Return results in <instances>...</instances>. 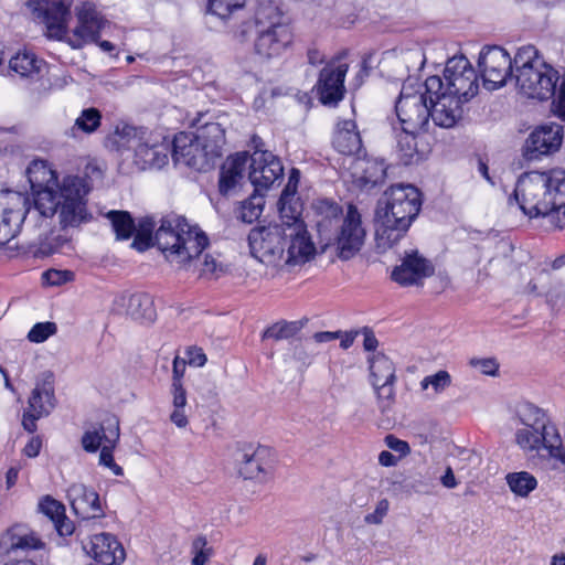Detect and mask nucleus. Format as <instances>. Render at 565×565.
<instances>
[{
    "label": "nucleus",
    "mask_w": 565,
    "mask_h": 565,
    "mask_svg": "<svg viewBox=\"0 0 565 565\" xmlns=\"http://www.w3.org/2000/svg\"><path fill=\"white\" fill-rule=\"evenodd\" d=\"M81 183L68 179L60 195L50 191H42L39 198L31 203L28 194L6 190L0 194V245L3 246L13 239L25 223L33 228L49 227L52 218L57 215L63 230L78 226L83 203L78 201Z\"/></svg>",
    "instance_id": "f257e3e1"
},
{
    "label": "nucleus",
    "mask_w": 565,
    "mask_h": 565,
    "mask_svg": "<svg viewBox=\"0 0 565 565\" xmlns=\"http://www.w3.org/2000/svg\"><path fill=\"white\" fill-rule=\"evenodd\" d=\"M530 218L548 217L555 228H565V170L521 174L510 196Z\"/></svg>",
    "instance_id": "f03ea898"
},
{
    "label": "nucleus",
    "mask_w": 565,
    "mask_h": 565,
    "mask_svg": "<svg viewBox=\"0 0 565 565\" xmlns=\"http://www.w3.org/2000/svg\"><path fill=\"white\" fill-rule=\"evenodd\" d=\"M424 203L423 192L412 183L392 184L377 201L375 220L379 246L392 248L407 233Z\"/></svg>",
    "instance_id": "7ed1b4c3"
},
{
    "label": "nucleus",
    "mask_w": 565,
    "mask_h": 565,
    "mask_svg": "<svg viewBox=\"0 0 565 565\" xmlns=\"http://www.w3.org/2000/svg\"><path fill=\"white\" fill-rule=\"evenodd\" d=\"M225 143V129L218 122L204 121L195 132L179 131L174 134L173 164L199 173L210 172L223 158Z\"/></svg>",
    "instance_id": "20e7f679"
},
{
    "label": "nucleus",
    "mask_w": 565,
    "mask_h": 565,
    "mask_svg": "<svg viewBox=\"0 0 565 565\" xmlns=\"http://www.w3.org/2000/svg\"><path fill=\"white\" fill-rule=\"evenodd\" d=\"M172 224L170 217H162L156 231L154 217L143 216V252L158 247L168 262L186 265L200 255H195V249L188 245V238L173 230Z\"/></svg>",
    "instance_id": "39448f33"
},
{
    "label": "nucleus",
    "mask_w": 565,
    "mask_h": 565,
    "mask_svg": "<svg viewBox=\"0 0 565 565\" xmlns=\"http://www.w3.org/2000/svg\"><path fill=\"white\" fill-rule=\"evenodd\" d=\"M255 34L254 51L264 60L279 56L292 43L290 26L281 22L278 8H270L268 14L266 10L256 13Z\"/></svg>",
    "instance_id": "423d86ee"
},
{
    "label": "nucleus",
    "mask_w": 565,
    "mask_h": 565,
    "mask_svg": "<svg viewBox=\"0 0 565 565\" xmlns=\"http://www.w3.org/2000/svg\"><path fill=\"white\" fill-rule=\"evenodd\" d=\"M26 177L31 185V190L33 192V199L31 203L34 204V201L39 198V193L42 191H50L54 195H60L63 190V186L66 183V180L74 179L79 181L81 191L78 192V201L83 203V212L81 213V220L78 221V225L88 220L87 213V200L86 196L90 190L89 184L84 178L78 175H67L63 179L61 184H56V175L55 172L50 169L45 161L43 160H34L32 161L26 171Z\"/></svg>",
    "instance_id": "0eeeda50"
},
{
    "label": "nucleus",
    "mask_w": 565,
    "mask_h": 565,
    "mask_svg": "<svg viewBox=\"0 0 565 565\" xmlns=\"http://www.w3.org/2000/svg\"><path fill=\"white\" fill-rule=\"evenodd\" d=\"M478 67L481 72L483 86L488 90L499 89L509 79H515L511 56L500 45H484L479 53Z\"/></svg>",
    "instance_id": "6e6552de"
},
{
    "label": "nucleus",
    "mask_w": 565,
    "mask_h": 565,
    "mask_svg": "<svg viewBox=\"0 0 565 565\" xmlns=\"http://www.w3.org/2000/svg\"><path fill=\"white\" fill-rule=\"evenodd\" d=\"M522 74H515V86L519 92L531 99L546 102L555 95L559 72L546 61L534 68L526 67Z\"/></svg>",
    "instance_id": "1a4fd4ad"
},
{
    "label": "nucleus",
    "mask_w": 565,
    "mask_h": 565,
    "mask_svg": "<svg viewBox=\"0 0 565 565\" xmlns=\"http://www.w3.org/2000/svg\"><path fill=\"white\" fill-rule=\"evenodd\" d=\"M365 238L361 214L356 206L350 205L334 237L337 257L342 262L351 260L361 252Z\"/></svg>",
    "instance_id": "9d476101"
},
{
    "label": "nucleus",
    "mask_w": 565,
    "mask_h": 565,
    "mask_svg": "<svg viewBox=\"0 0 565 565\" xmlns=\"http://www.w3.org/2000/svg\"><path fill=\"white\" fill-rule=\"evenodd\" d=\"M564 140V128L556 122L536 126L522 146V157L525 161L541 160L557 152Z\"/></svg>",
    "instance_id": "9b49d317"
},
{
    "label": "nucleus",
    "mask_w": 565,
    "mask_h": 565,
    "mask_svg": "<svg viewBox=\"0 0 565 565\" xmlns=\"http://www.w3.org/2000/svg\"><path fill=\"white\" fill-rule=\"evenodd\" d=\"M250 255L257 259L263 257L281 258L288 246L289 236L286 227L280 224L256 226L247 236Z\"/></svg>",
    "instance_id": "f8f14e48"
},
{
    "label": "nucleus",
    "mask_w": 565,
    "mask_h": 565,
    "mask_svg": "<svg viewBox=\"0 0 565 565\" xmlns=\"http://www.w3.org/2000/svg\"><path fill=\"white\" fill-rule=\"evenodd\" d=\"M395 113L402 129L426 131L431 111L426 98L415 93H407V86L403 85L397 100Z\"/></svg>",
    "instance_id": "ddd939ff"
},
{
    "label": "nucleus",
    "mask_w": 565,
    "mask_h": 565,
    "mask_svg": "<svg viewBox=\"0 0 565 565\" xmlns=\"http://www.w3.org/2000/svg\"><path fill=\"white\" fill-rule=\"evenodd\" d=\"M52 377L53 375L49 374L42 383H36L31 392L28 408L22 418V426L28 433L36 431V420L49 416L55 408L56 399Z\"/></svg>",
    "instance_id": "4468645a"
},
{
    "label": "nucleus",
    "mask_w": 565,
    "mask_h": 565,
    "mask_svg": "<svg viewBox=\"0 0 565 565\" xmlns=\"http://www.w3.org/2000/svg\"><path fill=\"white\" fill-rule=\"evenodd\" d=\"M348 65L324 66L320 70L315 85L317 98L321 105L337 107L345 96V75Z\"/></svg>",
    "instance_id": "2eb2a0df"
},
{
    "label": "nucleus",
    "mask_w": 565,
    "mask_h": 565,
    "mask_svg": "<svg viewBox=\"0 0 565 565\" xmlns=\"http://www.w3.org/2000/svg\"><path fill=\"white\" fill-rule=\"evenodd\" d=\"M30 2L36 18L45 24L47 35L62 40L67 33L71 4L65 0H30Z\"/></svg>",
    "instance_id": "dca6fc26"
},
{
    "label": "nucleus",
    "mask_w": 565,
    "mask_h": 565,
    "mask_svg": "<svg viewBox=\"0 0 565 565\" xmlns=\"http://www.w3.org/2000/svg\"><path fill=\"white\" fill-rule=\"evenodd\" d=\"M434 273L435 267L431 262L414 249L405 252L402 263L393 268L391 279L402 287L419 286Z\"/></svg>",
    "instance_id": "f3484780"
},
{
    "label": "nucleus",
    "mask_w": 565,
    "mask_h": 565,
    "mask_svg": "<svg viewBox=\"0 0 565 565\" xmlns=\"http://www.w3.org/2000/svg\"><path fill=\"white\" fill-rule=\"evenodd\" d=\"M78 25L73 30L67 42L73 49H82L86 43H97L104 26V19L90 2H83L76 8Z\"/></svg>",
    "instance_id": "a211bd4d"
},
{
    "label": "nucleus",
    "mask_w": 565,
    "mask_h": 565,
    "mask_svg": "<svg viewBox=\"0 0 565 565\" xmlns=\"http://www.w3.org/2000/svg\"><path fill=\"white\" fill-rule=\"evenodd\" d=\"M248 169L249 182L265 191L284 177V166L273 152H262V157L252 156Z\"/></svg>",
    "instance_id": "6ab92c4d"
},
{
    "label": "nucleus",
    "mask_w": 565,
    "mask_h": 565,
    "mask_svg": "<svg viewBox=\"0 0 565 565\" xmlns=\"http://www.w3.org/2000/svg\"><path fill=\"white\" fill-rule=\"evenodd\" d=\"M268 454V448L262 446L254 449L249 445L247 448L239 450L236 458L239 476L245 480L266 482L269 476L266 461Z\"/></svg>",
    "instance_id": "aec40b11"
},
{
    "label": "nucleus",
    "mask_w": 565,
    "mask_h": 565,
    "mask_svg": "<svg viewBox=\"0 0 565 565\" xmlns=\"http://www.w3.org/2000/svg\"><path fill=\"white\" fill-rule=\"evenodd\" d=\"M288 236L286 265L306 264L315 258L318 252L303 221L296 223V228Z\"/></svg>",
    "instance_id": "412c9836"
},
{
    "label": "nucleus",
    "mask_w": 565,
    "mask_h": 565,
    "mask_svg": "<svg viewBox=\"0 0 565 565\" xmlns=\"http://www.w3.org/2000/svg\"><path fill=\"white\" fill-rule=\"evenodd\" d=\"M332 146L339 153L354 156L356 160H360L362 154L366 157L361 135L356 130V122L352 119L340 120L337 124Z\"/></svg>",
    "instance_id": "4be33fe9"
},
{
    "label": "nucleus",
    "mask_w": 565,
    "mask_h": 565,
    "mask_svg": "<svg viewBox=\"0 0 565 565\" xmlns=\"http://www.w3.org/2000/svg\"><path fill=\"white\" fill-rule=\"evenodd\" d=\"M73 511L83 519L104 515L98 493L83 483H74L67 491Z\"/></svg>",
    "instance_id": "5701e85b"
},
{
    "label": "nucleus",
    "mask_w": 565,
    "mask_h": 565,
    "mask_svg": "<svg viewBox=\"0 0 565 565\" xmlns=\"http://www.w3.org/2000/svg\"><path fill=\"white\" fill-rule=\"evenodd\" d=\"M419 130L402 129L397 138L399 160L404 166L418 164L430 152L429 145Z\"/></svg>",
    "instance_id": "b1692460"
},
{
    "label": "nucleus",
    "mask_w": 565,
    "mask_h": 565,
    "mask_svg": "<svg viewBox=\"0 0 565 565\" xmlns=\"http://www.w3.org/2000/svg\"><path fill=\"white\" fill-rule=\"evenodd\" d=\"M462 104L458 96L451 94L435 97L429 104L430 118L434 124L441 128H451L462 117Z\"/></svg>",
    "instance_id": "393cba45"
},
{
    "label": "nucleus",
    "mask_w": 565,
    "mask_h": 565,
    "mask_svg": "<svg viewBox=\"0 0 565 565\" xmlns=\"http://www.w3.org/2000/svg\"><path fill=\"white\" fill-rule=\"evenodd\" d=\"M88 553L102 565H114L125 559L122 545L110 533L95 534L90 540Z\"/></svg>",
    "instance_id": "a878e982"
},
{
    "label": "nucleus",
    "mask_w": 565,
    "mask_h": 565,
    "mask_svg": "<svg viewBox=\"0 0 565 565\" xmlns=\"http://www.w3.org/2000/svg\"><path fill=\"white\" fill-rule=\"evenodd\" d=\"M119 439V422L115 416H109L99 425L87 429L82 436V447L87 452H96L105 444L117 443Z\"/></svg>",
    "instance_id": "bb28decb"
},
{
    "label": "nucleus",
    "mask_w": 565,
    "mask_h": 565,
    "mask_svg": "<svg viewBox=\"0 0 565 565\" xmlns=\"http://www.w3.org/2000/svg\"><path fill=\"white\" fill-rule=\"evenodd\" d=\"M106 217L110 221L117 241H127L134 237L131 247L141 252V227L137 230L135 220L129 212L113 210L106 214Z\"/></svg>",
    "instance_id": "cd10ccee"
},
{
    "label": "nucleus",
    "mask_w": 565,
    "mask_h": 565,
    "mask_svg": "<svg viewBox=\"0 0 565 565\" xmlns=\"http://www.w3.org/2000/svg\"><path fill=\"white\" fill-rule=\"evenodd\" d=\"M174 136H162L161 141L150 143L143 141V170H161L169 163V157L173 160Z\"/></svg>",
    "instance_id": "c85d7f7f"
},
{
    "label": "nucleus",
    "mask_w": 565,
    "mask_h": 565,
    "mask_svg": "<svg viewBox=\"0 0 565 565\" xmlns=\"http://www.w3.org/2000/svg\"><path fill=\"white\" fill-rule=\"evenodd\" d=\"M360 160L365 161L366 164L356 180L361 190L371 191L385 182L388 166L383 158H373L366 152V157L362 154Z\"/></svg>",
    "instance_id": "c756f323"
},
{
    "label": "nucleus",
    "mask_w": 565,
    "mask_h": 565,
    "mask_svg": "<svg viewBox=\"0 0 565 565\" xmlns=\"http://www.w3.org/2000/svg\"><path fill=\"white\" fill-rule=\"evenodd\" d=\"M515 417L520 424L533 429L535 433L548 430V418L543 408L535 404L523 401L515 406Z\"/></svg>",
    "instance_id": "7c9ffc66"
},
{
    "label": "nucleus",
    "mask_w": 565,
    "mask_h": 565,
    "mask_svg": "<svg viewBox=\"0 0 565 565\" xmlns=\"http://www.w3.org/2000/svg\"><path fill=\"white\" fill-rule=\"evenodd\" d=\"M2 541L7 545L8 552H26L42 546L41 541L23 525L10 527L3 535Z\"/></svg>",
    "instance_id": "2f4dec72"
},
{
    "label": "nucleus",
    "mask_w": 565,
    "mask_h": 565,
    "mask_svg": "<svg viewBox=\"0 0 565 565\" xmlns=\"http://www.w3.org/2000/svg\"><path fill=\"white\" fill-rule=\"evenodd\" d=\"M164 217H170L173 222L172 228L183 234L188 242H194L192 247L195 249V255H201L203 250L210 245L209 236L198 225H190L185 216L170 214Z\"/></svg>",
    "instance_id": "473e14b6"
},
{
    "label": "nucleus",
    "mask_w": 565,
    "mask_h": 565,
    "mask_svg": "<svg viewBox=\"0 0 565 565\" xmlns=\"http://www.w3.org/2000/svg\"><path fill=\"white\" fill-rule=\"evenodd\" d=\"M515 443L523 450H539L541 447L548 451L550 457H552L553 449H559L564 451L563 446H555L551 439H548V430L546 434L543 431L535 433L533 429H518L515 433Z\"/></svg>",
    "instance_id": "72a5a7b5"
},
{
    "label": "nucleus",
    "mask_w": 565,
    "mask_h": 565,
    "mask_svg": "<svg viewBox=\"0 0 565 565\" xmlns=\"http://www.w3.org/2000/svg\"><path fill=\"white\" fill-rule=\"evenodd\" d=\"M370 364V379L371 384L380 383L381 380L386 381V384H395V365L393 361L383 352H377L367 358Z\"/></svg>",
    "instance_id": "f704fd0d"
},
{
    "label": "nucleus",
    "mask_w": 565,
    "mask_h": 565,
    "mask_svg": "<svg viewBox=\"0 0 565 565\" xmlns=\"http://www.w3.org/2000/svg\"><path fill=\"white\" fill-rule=\"evenodd\" d=\"M68 250H72L71 239L65 235L50 231L44 236L40 234L39 243L33 253L36 257H47L55 253H67Z\"/></svg>",
    "instance_id": "c9c22d12"
},
{
    "label": "nucleus",
    "mask_w": 565,
    "mask_h": 565,
    "mask_svg": "<svg viewBox=\"0 0 565 565\" xmlns=\"http://www.w3.org/2000/svg\"><path fill=\"white\" fill-rule=\"evenodd\" d=\"M446 83H448L449 93L452 96H458L463 103L469 102L479 90L478 77L475 70L473 76L468 74L456 75L455 78L446 81Z\"/></svg>",
    "instance_id": "e433bc0d"
},
{
    "label": "nucleus",
    "mask_w": 565,
    "mask_h": 565,
    "mask_svg": "<svg viewBox=\"0 0 565 565\" xmlns=\"http://www.w3.org/2000/svg\"><path fill=\"white\" fill-rule=\"evenodd\" d=\"M44 65L43 60H39L34 54L28 52L17 53V55L10 60V68L21 77L33 78L35 75L40 74Z\"/></svg>",
    "instance_id": "4c0bfd02"
},
{
    "label": "nucleus",
    "mask_w": 565,
    "mask_h": 565,
    "mask_svg": "<svg viewBox=\"0 0 565 565\" xmlns=\"http://www.w3.org/2000/svg\"><path fill=\"white\" fill-rule=\"evenodd\" d=\"M262 188H254L253 193L241 202V212L237 216L242 222L252 224L257 221L265 206V195Z\"/></svg>",
    "instance_id": "58836bf2"
},
{
    "label": "nucleus",
    "mask_w": 565,
    "mask_h": 565,
    "mask_svg": "<svg viewBox=\"0 0 565 565\" xmlns=\"http://www.w3.org/2000/svg\"><path fill=\"white\" fill-rule=\"evenodd\" d=\"M505 481L511 492L520 498H527L537 488L536 478L527 471L509 472Z\"/></svg>",
    "instance_id": "ea45409f"
},
{
    "label": "nucleus",
    "mask_w": 565,
    "mask_h": 565,
    "mask_svg": "<svg viewBox=\"0 0 565 565\" xmlns=\"http://www.w3.org/2000/svg\"><path fill=\"white\" fill-rule=\"evenodd\" d=\"M307 319L298 321L280 320L267 327L263 334L262 340L274 339L276 341L290 339L295 337L306 324Z\"/></svg>",
    "instance_id": "a19ab883"
},
{
    "label": "nucleus",
    "mask_w": 565,
    "mask_h": 565,
    "mask_svg": "<svg viewBox=\"0 0 565 565\" xmlns=\"http://www.w3.org/2000/svg\"><path fill=\"white\" fill-rule=\"evenodd\" d=\"M513 64V73L522 74L527 71L526 67L534 68L545 60L540 54V51L534 45H524L518 49L515 55L511 57Z\"/></svg>",
    "instance_id": "79ce46f5"
},
{
    "label": "nucleus",
    "mask_w": 565,
    "mask_h": 565,
    "mask_svg": "<svg viewBox=\"0 0 565 565\" xmlns=\"http://www.w3.org/2000/svg\"><path fill=\"white\" fill-rule=\"evenodd\" d=\"M102 114L97 108L90 107L82 111L79 117L75 120L72 128L66 131V135L73 138L77 137V131L85 134H93L100 126Z\"/></svg>",
    "instance_id": "37998d69"
},
{
    "label": "nucleus",
    "mask_w": 565,
    "mask_h": 565,
    "mask_svg": "<svg viewBox=\"0 0 565 565\" xmlns=\"http://www.w3.org/2000/svg\"><path fill=\"white\" fill-rule=\"evenodd\" d=\"M244 6V2L233 0H206L204 13L226 21L235 11L243 9Z\"/></svg>",
    "instance_id": "c03bdc74"
},
{
    "label": "nucleus",
    "mask_w": 565,
    "mask_h": 565,
    "mask_svg": "<svg viewBox=\"0 0 565 565\" xmlns=\"http://www.w3.org/2000/svg\"><path fill=\"white\" fill-rule=\"evenodd\" d=\"M473 70L475 68L472 67L470 61L466 56H454L446 63L444 77L446 81H450L451 78H455L456 75L458 76L468 74L473 76Z\"/></svg>",
    "instance_id": "a18cd8bd"
},
{
    "label": "nucleus",
    "mask_w": 565,
    "mask_h": 565,
    "mask_svg": "<svg viewBox=\"0 0 565 565\" xmlns=\"http://www.w3.org/2000/svg\"><path fill=\"white\" fill-rule=\"evenodd\" d=\"M418 88L422 87V85L416 84ZM424 92L419 94L418 96H423L426 98V103L430 104V102H434L435 97H440L441 95L450 94L448 89V84L444 85L443 78L438 75H431L426 78V81L423 84Z\"/></svg>",
    "instance_id": "49530a36"
},
{
    "label": "nucleus",
    "mask_w": 565,
    "mask_h": 565,
    "mask_svg": "<svg viewBox=\"0 0 565 565\" xmlns=\"http://www.w3.org/2000/svg\"><path fill=\"white\" fill-rule=\"evenodd\" d=\"M191 553L193 554L192 565H206L213 555V548L207 545V540L204 535H199L192 542Z\"/></svg>",
    "instance_id": "de8ad7c7"
},
{
    "label": "nucleus",
    "mask_w": 565,
    "mask_h": 565,
    "mask_svg": "<svg viewBox=\"0 0 565 565\" xmlns=\"http://www.w3.org/2000/svg\"><path fill=\"white\" fill-rule=\"evenodd\" d=\"M372 386L379 399V408L382 414H385L395 401L394 384H386V381H384L382 384L373 383Z\"/></svg>",
    "instance_id": "09e8293b"
},
{
    "label": "nucleus",
    "mask_w": 565,
    "mask_h": 565,
    "mask_svg": "<svg viewBox=\"0 0 565 565\" xmlns=\"http://www.w3.org/2000/svg\"><path fill=\"white\" fill-rule=\"evenodd\" d=\"M56 332L57 326L55 322H38L29 331L28 340L33 343H42Z\"/></svg>",
    "instance_id": "8fccbe9b"
},
{
    "label": "nucleus",
    "mask_w": 565,
    "mask_h": 565,
    "mask_svg": "<svg viewBox=\"0 0 565 565\" xmlns=\"http://www.w3.org/2000/svg\"><path fill=\"white\" fill-rule=\"evenodd\" d=\"M451 384V376L450 374L445 370H439L435 374L425 376L420 382L422 390H427L429 385L433 386L435 393H441L450 386Z\"/></svg>",
    "instance_id": "3c124183"
},
{
    "label": "nucleus",
    "mask_w": 565,
    "mask_h": 565,
    "mask_svg": "<svg viewBox=\"0 0 565 565\" xmlns=\"http://www.w3.org/2000/svg\"><path fill=\"white\" fill-rule=\"evenodd\" d=\"M301 213L302 203L300 198L290 200L286 205L285 215H279L281 220H287L286 222L284 221L281 225H284V227L286 226L288 230L296 228V223H298L299 221H303L301 217Z\"/></svg>",
    "instance_id": "603ef678"
},
{
    "label": "nucleus",
    "mask_w": 565,
    "mask_h": 565,
    "mask_svg": "<svg viewBox=\"0 0 565 565\" xmlns=\"http://www.w3.org/2000/svg\"><path fill=\"white\" fill-rule=\"evenodd\" d=\"M39 510L46 515L52 523L64 516L65 507L50 495L44 497L39 503Z\"/></svg>",
    "instance_id": "864d4df0"
},
{
    "label": "nucleus",
    "mask_w": 565,
    "mask_h": 565,
    "mask_svg": "<svg viewBox=\"0 0 565 565\" xmlns=\"http://www.w3.org/2000/svg\"><path fill=\"white\" fill-rule=\"evenodd\" d=\"M242 179L239 175L227 171L226 164L222 163L218 173V193L222 196H227Z\"/></svg>",
    "instance_id": "5fc2aeb1"
},
{
    "label": "nucleus",
    "mask_w": 565,
    "mask_h": 565,
    "mask_svg": "<svg viewBox=\"0 0 565 565\" xmlns=\"http://www.w3.org/2000/svg\"><path fill=\"white\" fill-rule=\"evenodd\" d=\"M250 158L252 156L248 153V151L232 153L224 162L226 164V170L243 178L246 164L248 161L250 162Z\"/></svg>",
    "instance_id": "6e6d98bb"
},
{
    "label": "nucleus",
    "mask_w": 565,
    "mask_h": 565,
    "mask_svg": "<svg viewBox=\"0 0 565 565\" xmlns=\"http://www.w3.org/2000/svg\"><path fill=\"white\" fill-rule=\"evenodd\" d=\"M551 111L554 116L565 121V73L561 77V84L555 89V95L552 96Z\"/></svg>",
    "instance_id": "4d7b16f0"
},
{
    "label": "nucleus",
    "mask_w": 565,
    "mask_h": 565,
    "mask_svg": "<svg viewBox=\"0 0 565 565\" xmlns=\"http://www.w3.org/2000/svg\"><path fill=\"white\" fill-rule=\"evenodd\" d=\"M315 209L318 214H321L329 220L337 218L343 213L342 206L331 199L318 200L315 204Z\"/></svg>",
    "instance_id": "13d9d810"
},
{
    "label": "nucleus",
    "mask_w": 565,
    "mask_h": 565,
    "mask_svg": "<svg viewBox=\"0 0 565 565\" xmlns=\"http://www.w3.org/2000/svg\"><path fill=\"white\" fill-rule=\"evenodd\" d=\"M311 347L312 343L309 340H306V342L299 341L294 345L292 358L296 361L300 362L302 365H310L316 354Z\"/></svg>",
    "instance_id": "bf43d9fd"
},
{
    "label": "nucleus",
    "mask_w": 565,
    "mask_h": 565,
    "mask_svg": "<svg viewBox=\"0 0 565 565\" xmlns=\"http://www.w3.org/2000/svg\"><path fill=\"white\" fill-rule=\"evenodd\" d=\"M73 278L74 274L70 270L49 269L42 274L43 281L49 286H61Z\"/></svg>",
    "instance_id": "052dcab7"
},
{
    "label": "nucleus",
    "mask_w": 565,
    "mask_h": 565,
    "mask_svg": "<svg viewBox=\"0 0 565 565\" xmlns=\"http://www.w3.org/2000/svg\"><path fill=\"white\" fill-rule=\"evenodd\" d=\"M116 446V443H108L105 444L100 448V455H99V463L113 469L115 475L120 476L122 475V469L118 465H116L113 456V450Z\"/></svg>",
    "instance_id": "680f3d73"
},
{
    "label": "nucleus",
    "mask_w": 565,
    "mask_h": 565,
    "mask_svg": "<svg viewBox=\"0 0 565 565\" xmlns=\"http://www.w3.org/2000/svg\"><path fill=\"white\" fill-rule=\"evenodd\" d=\"M470 364L475 367H480L481 372L486 375L495 376L499 372V363L494 358L471 359Z\"/></svg>",
    "instance_id": "e2e57ef3"
},
{
    "label": "nucleus",
    "mask_w": 565,
    "mask_h": 565,
    "mask_svg": "<svg viewBox=\"0 0 565 565\" xmlns=\"http://www.w3.org/2000/svg\"><path fill=\"white\" fill-rule=\"evenodd\" d=\"M384 443L388 449L398 452L399 457L411 454V446L406 440L399 439L393 434H388L384 438Z\"/></svg>",
    "instance_id": "0e129e2a"
},
{
    "label": "nucleus",
    "mask_w": 565,
    "mask_h": 565,
    "mask_svg": "<svg viewBox=\"0 0 565 565\" xmlns=\"http://www.w3.org/2000/svg\"><path fill=\"white\" fill-rule=\"evenodd\" d=\"M388 501L386 499H382L377 502L374 512L369 513L364 516V521L367 524H381L383 518L387 514L388 511Z\"/></svg>",
    "instance_id": "69168bd1"
},
{
    "label": "nucleus",
    "mask_w": 565,
    "mask_h": 565,
    "mask_svg": "<svg viewBox=\"0 0 565 565\" xmlns=\"http://www.w3.org/2000/svg\"><path fill=\"white\" fill-rule=\"evenodd\" d=\"M297 192H298L297 185L287 183L284 186V189L279 195V199L277 201V210H278L279 215H285L287 203L290 200L296 199L295 196H296Z\"/></svg>",
    "instance_id": "338daca9"
},
{
    "label": "nucleus",
    "mask_w": 565,
    "mask_h": 565,
    "mask_svg": "<svg viewBox=\"0 0 565 565\" xmlns=\"http://www.w3.org/2000/svg\"><path fill=\"white\" fill-rule=\"evenodd\" d=\"M186 355H188L186 363L192 366L201 367L207 361V358H206L205 353L203 352V350L198 347L188 348Z\"/></svg>",
    "instance_id": "774afa93"
}]
</instances>
